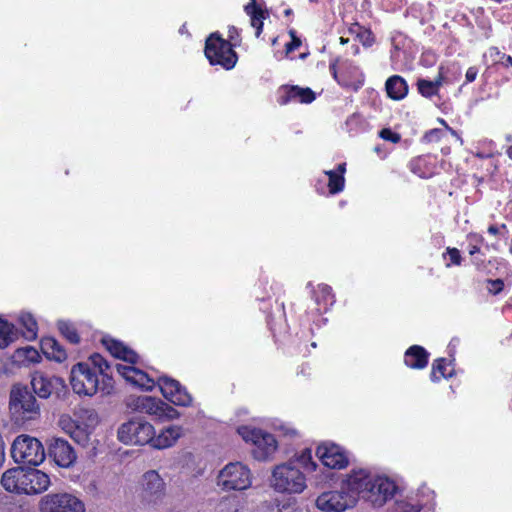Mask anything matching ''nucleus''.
<instances>
[{
  "instance_id": "09e8293b",
  "label": "nucleus",
  "mask_w": 512,
  "mask_h": 512,
  "mask_svg": "<svg viewBox=\"0 0 512 512\" xmlns=\"http://www.w3.org/2000/svg\"><path fill=\"white\" fill-rule=\"evenodd\" d=\"M446 130L450 132L451 135L454 136V138H456V140H458L461 145L463 144V139L453 128H451L449 125H446Z\"/></svg>"
},
{
  "instance_id": "9d476101",
  "label": "nucleus",
  "mask_w": 512,
  "mask_h": 512,
  "mask_svg": "<svg viewBox=\"0 0 512 512\" xmlns=\"http://www.w3.org/2000/svg\"><path fill=\"white\" fill-rule=\"evenodd\" d=\"M41 512H84L81 500L69 493H50L40 502Z\"/></svg>"
},
{
  "instance_id": "e433bc0d",
  "label": "nucleus",
  "mask_w": 512,
  "mask_h": 512,
  "mask_svg": "<svg viewBox=\"0 0 512 512\" xmlns=\"http://www.w3.org/2000/svg\"><path fill=\"white\" fill-rule=\"evenodd\" d=\"M90 432L87 426L77 425L73 432L69 435L75 442L85 446L89 441Z\"/></svg>"
},
{
  "instance_id": "1a4fd4ad",
  "label": "nucleus",
  "mask_w": 512,
  "mask_h": 512,
  "mask_svg": "<svg viewBox=\"0 0 512 512\" xmlns=\"http://www.w3.org/2000/svg\"><path fill=\"white\" fill-rule=\"evenodd\" d=\"M154 434V427L150 423L136 419L122 424L118 429V439L130 445L150 444Z\"/></svg>"
},
{
  "instance_id": "bb28decb",
  "label": "nucleus",
  "mask_w": 512,
  "mask_h": 512,
  "mask_svg": "<svg viewBox=\"0 0 512 512\" xmlns=\"http://www.w3.org/2000/svg\"><path fill=\"white\" fill-rule=\"evenodd\" d=\"M385 89L388 97L396 101L404 99L409 91L406 80L399 75L389 77L386 80Z\"/></svg>"
},
{
  "instance_id": "20e7f679",
  "label": "nucleus",
  "mask_w": 512,
  "mask_h": 512,
  "mask_svg": "<svg viewBox=\"0 0 512 512\" xmlns=\"http://www.w3.org/2000/svg\"><path fill=\"white\" fill-rule=\"evenodd\" d=\"M271 485L279 493L299 494L306 488V477L293 462L283 463L274 468Z\"/></svg>"
},
{
  "instance_id": "a211bd4d",
  "label": "nucleus",
  "mask_w": 512,
  "mask_h": 512,
  "mask_svg": "<svg viewBox=\"0 0 512 512\" xmlns=\"http://www.w3.org/2000/svg\"><path fill=\"white\" fill-rule=\"evenodd\" d=\"M315 100V93L310 88L299 86H283L278 92L277 102L280 105H286L293 101L309 104Z\"/></svg>"
},
{
  "instance_id": "6e6d98bb",
  "label": "nucleus",
  "mask_w": 512,
  "mask_h": 512,
  "mask_svg": "<svg viewBox=\"0 0 512 512\" xmlns=\"http://www.w3.org/2000/svg\"><path fill=\"white\" fill-rule=\"evenodd\" d=\"M88 419H89V420H91V421H96V419H97V415H96V413H94L93 411H91V412H90V414H89Z\"/></svg>"
},
{
  "instance_id": "f257e3e1",
  "label": "nucleus",
  "mask_w": 512,
  "mask_h": 512,
  "mask_svg": "<svg viewBox=\"0 0 512 512\" xmlns=\"http://www.w3.org/2000/svg\"><path fill=\"white\" fill-rule=\"evenodd\" d=\"M70 383L78 395L93 396L100 392L109 395L114 388L111 366L98 353L89 357V362H79L71 369Z\"/></svg>"
},
{
  "instance_id": "c756f323",
  "label": "nucleus",
  "mask_w": 512,
  "mask_h": 512,
  "mask_svg": "<svg viewBox=\"0 0 512 512\" xmlns=\"http://www.w3.org/2000/svg\"><path fill=\"white\" fill-rule=\"evenodd\" d=\"M454 369L450 367V363H447L445 358H439L434 361L430 378L433 382H437L442 378L452 377Z\"/></svg>"
},
{
  "instance_id": "6e6552de",
  "label": "nucleus",
  "mask_w": 512,
  "mask_h": 512,
  "mask_svg": "<svg viewBox=\"0 0 512 512\" xmlns=\"http://www.w3.org/2000/svg\"><path fill=\"white\" fill-rule=\"evenodd\" d=\"M250 485V470L240 462L227 464L218 475V486L226 491L245 490Z\"/></svg>"
},
{
  "instance_id": "a19ab883",
  "label": "nucleus",
  "mask_w": 512,
  "mask_h": 512,
  "mask_svg": "<svg viewBox=\"0 0 512 512\" xmlns=\"http://www.w3.org/2000/svg\"><path fill=\"white\" fill-rule=\"evenodd\" d=\"M162 413L160 414V418L161 420L163 419H169V420H172V419H175V418H178L179 417V412L173 408L171 405L163 402V407H162Z\"/></svg>"
},
{
  "instance_id": "a18cd8bd",
  "label": "nucleus",
  "mask_w": 512,
  "mask_h": 512,
  "mask_svg": "<svg viewBox=\"0 0 512 512\" xmlns=\"http://www.w3.org/2000/svg\"><path fill=\"white\" fill-rule=\"evenodd\" d=\"M478 75V68L475 66H471L467 69L465 74L466 83L473 82Z\"/></svg>"
},
{
  "instance_id": "cd10ccee",
  "label": "nucleus",
  "mask_w": 512,
  "mask_h": 512,
  "mask_svg": "<svg viewBox=\"0 0 512 512\" xmlns=\"http://www.w3.org/2000/svg\"><path fill=\"white\" fill-rule=\"evenodd\" d=\"M41 349L47 358L57 362H63L67 358L65 349L52 337L41 340Z\"/></svg>"
},
{
  "instance_id": "6ab92c4d",
  "label": "nucleus",
  "mask_w": 512,
  "mask_h": 512,
  "mask_svg": "<svg viewBox=\"0 0 512 512\" xmlns=\"http://www.w3.org/2000/svg\"><path fill=\"white\" fill-rule=\"evenodd\" d=\"M25 488L27 495L40 494L46 491L50 486L49 476L41 470L35 468H24Z\"/></svg>"
},
{
  "instance_id": "a878e982",
  "label": "nucleus",
  "mask_w": 512,
  "mask_h": 512,
  "mask_svg": "<svg viewBox=\"0 0 512 512\" xmlns=\"http://www.w3.org/2000/svg\"><path fill=\"white\" fill-rule=\"evenodd\" d=\"M429 353L418 345H413L405 352L404 362L412 369H423L428 364Z\"/></svg>"
},
{
  "instance_id": "aec40b11",
  "label": "nucleus",
  "mask_w": 512,
  "mask_h": 512,
  "mask_svg": "<svg viewBox=\"0 0 512 512\" xmlns=\"http://www.w3.org/2000/svg\"><path fill=\"white\" fill-rule=\"evenodd\" d=\"M25 481L24 467L9 469L3 473L1 478L3 488L16 494H25Z\"/></svg>"
},
{
  "instance_id": "37998d69",
  "label": "nucleus",
  "mask_w": 512,
  "mask_h": 512,
  "mask_svg": "<svg viewBox=\"0 0 512 512\" xmlns=\"http://www.w3.org/2000/svg\"><path fill=\"white\" fill-rule=\"evenodd\" d=\"M379 136L386 141H390L392 143H398L401 139L400 135L396 132H393L389 128H384L379 132Z\"/></svg>"
},
{
  "instance_id": "423d86ee",
  "label": "nucleus",
  "mask_w": 512,
  "mask_h": 512,
  "mask_svg": "<svg viewBox=\"0 0 512 512\" xmlns=\"http://www.w3.org/2000/svg\"><path fill=\"white\" fill-rule=\"evenodd\" d=\"M237 432L246 443L254 446L252 452L257 460H266L277 448L275 437L261 429L243 425L238 427Z\"/></svg>"
},
{
  "instance_id": "de8ad7c7",
  "label": "nucleus",
  "mask_w": 512,
  "mask_h": 512,
  "mask_svg": "<svg viewBox=\"0 0 512 512\" xmlns=\"http://www.w3.org/2000/svg\"><path fill=\"white\" fill-rule=\"evenodd\" d=\"M300 44V40L294 37L293 40L286 45V48L288 51H293L297 49L300 46Z\"/></svg>"
},
{
  "instance_id": "4be33fe9",
  "label": "nucleus",
  "mask_w": 512,
  "mask_h": 512,
  "mask_svg": "<svg viewBox=\"0 0 512 512\" xmlns=\"http://www.w3.org/2000/svg\"><path fill=\"white\" fill-rule=\"evenodd\" d=\"M263 0H250L244 7L245 13L250 17V24L255 28L256 37H259L263 30V20L268 16V12L263 9Z\"/></svg>"
},
{
  "instance_id": "7c9ffc66",
  "label": "nucleus",
  "mask_w": 512,
  "mask_h": 512,
  "mask_svg": "<svg viewBox=\"0 0 512 512\" xmlns=\"http://www.w3.org/2000/svg\"><path fill=\"white\" fill-rule=\"evenodd\" d=\"M19 323L25 329L23 336L28 341H33L37 338L38 326L34 317L30 313H21L19 316Z\"/></svg>"
},
{
  "instance_id": "603ef678",
  "label": "nucleus",
  "mask_w": 512,
  "mask_h": 512,
  "mask_svg": "<svg viewBox=\"0 0 512 512\" xmlns=\"http://www.w3.org/2000/svg\"><path fill=\"white\" fill-rule=\"evenodd\" d=\"M488 233L495 236L499 233V228L495 225H490L488 227Z\"/></svg>"
},
{
  "instance_id": "79ce46f5",
  "label": "nucleus",
  "mask_w": 512,
  "mask_h": 512,
  "mask_svg": "<svg viewBox=\"0 0 512 512\" xmlns=\"http://www.w3.org/2000/svg\"><path fill=\"white\" fill-rule=\"evenodd\" d=\"M298 462H300L304 467L314 470L316 464L312 461L311 451L306 449L302 452V454L298 458Z\"/></svg>"
},
{
  "instance_id": "2eb2a0df",
  "label": "nucleus",
  "mask_w": 512,
  "mask_h": 512,
  "mask_svg": "<svg viewBox=\"0 0 512 512\" xmlns=\"http://www.w3.org/2000/svg\"><path fill=\"white\" fill-rule=\"evenodd\" d=\"M368 488L364 500L372 503L374 506H382L385 504L388 499L393 497L396 490L393 481L378 474L375 475Z\"/></svg>"
},
{
  "instance_id": "680f3d73",
  "label": "nucleus",
  "mask_w": 512,
  "mask_h": 512,
  "mask_svg": "<svg viewBox=\"0 0 512 512\" xmlns=\"http://www.w3.org/2000/svg\"><path fill=\"white\" fill-rule=\"evenodd\" d=\"M501 227H502L503 229H506V225H505V224H502V225H501Z\"/></svg>"
},
{
  "instance_id": "39448f33",
  "label": "nucleus",
  "mask_w": 512,
  "mask_h": 512,
  "mask_svg": "<svg viewBox=\"0 0 512 512\" xmlns=\"http://www.w3.org/2000/svg\"><path fill=\"white\" fill-rule=\"evenodd\" d=\"M11 456L16 463L38 466L45 459V451L38 439L20 435L12 443Z\"/></svg>"
},
{
  "instance_id": "412c9836",
  "label": "nucleus",
  "mask_w": 512,
  "mask_h": 512,
  "mask_svg": "<svg viewBox=\"0 0 512 512\" xmlns=\"http://www.w3.org/2000/svg\"><path fill=\"white\" fill-rule=\"evenodd\" d=\"M128 405L140 413H145L159 419L162 413L163 401L151 396H139L132 399Z\"/></svg>"
},
{
  "instance_id": "4c0bfd02",
  "label": "nucleus",
  "mask_w": 512,
  "mask_h": 512,
  "mask_svg": "<svg viewBox=\"0 0 512 512\" xmlns=\"http://www.w3.org/2000/svg\"><path fill=\"white\" fill-rule=\"evenodd\" d=\"M59 425L65 433L70 435L77 427L78 422L73 420L70 416L63 415L59 420Z\"/></svg>"
},
{
  "instance_id": "ddd939ff",
  "label": "nucleus",
  "mask_w": 512,
  "mask_h": 512,
  "mask_svg": "<svg viewBox=\"0 0 512 512\" xmlns=\"http://www.w3.org/2000/svg\"><path fill=\"white\" fill-rule=\"evenodd\" d=\"M315 503L318 509L325 512H343L355 506V498L341 485L340 490L320 494Z\"/></svg>"
},
{
  "instance_id": "f8f14e48",
  "label": "nucleus",
  "mask_w": 512,
  "mask_h": 512,
  "mask_svg": "<svg viewBox=\"0 0 512 512\" xmlns=\"http://www.w3.org/2000/svg\"><path fill=\"white\" fill-rule=\"evenodd\" d=\"M31 386L33 392L40 398L47 399L52 395L60 398L65 394L67 386L64 380L54 375L37 371L32 374Z\"/></svg>"
},
{
  "instance_id": "72a5a7b5",
  "label": "nucleus",
  "mask_w": 512,
  "mask_h": 512,
  "mask_svg": "<svg viewBox=\"0 0 512 512\" xmlns=\"http://www.w3.org/2000/svg\"><path fill=\"white\" fill-rule=\"evenodd\" d=\"M58 329L60 333L72 344H78L80 342V336L75 326L67 321H59Z\"/></svg>"
},
{
  "instance_id": "b1692460",
  "label": "nucleus",
  "mask_w": 512,
  "mask_h": 512,
  "mask_svg": "<svg viewBox=\"0 0 512 512\" xmlns=\"http://www.w3.org/2000/svg\"><path fill=\"white\" fill-rule=\"evenodd\" d=\"M442 70V67L439 68L438 75L434 80H428L424 78H419L417 80V90L422 97L431 99L432 97L439 95L440 88L443 86L445 81V76Z\"/></svg>"
},
{
  "instance_id": "4d7b16f0",
  "label": "nucleus",
  "mask_w": 512,
  "mask_h": 512,
  "mask_svg": "<svg viewBox=\"0 0 512 512\" xmlns=\"http://www.w3.org/2000/svg\"><path fill=\"white\" fill-rule=\"evenodd\" d=\"M508 157L512 160V145L506 151Z\"/></svg>"
},
{
  "instance_id": "7ed1b4c3",
  "label": "nucleus",
  "mask_w": 512,
  "mask_h": 512,
  "mask_svg": "<svg viewBox=\"0 0 512 512\" xmlns=\"http://www.w3.org/2000/svg\"><path fill=\"white\" fill-rule=\"evenodd\" d=\"M9 407L16 423H25L40 415V406L26 385L16 384L12 387Z\"/></svg>"
},
{
  "instance_id": "3c124183",
  "label": "nucleus",
  "mask_w": 512,
  "mask_h": 512,
  "mask_svg": "<svg viewBox=\"0 0 512 512\" xmlns=\"http://www.w3.org/2000/svg\"><path fill=\"white\" fill-rule=\"evenodd\" d=\"M480 252V247L478 245H470L469 246V254L474 256L475 254Z\"/></svg>"
},
{
  "instance_id": "5701e85b",
  "label": "nucleus",
  "mask_w": 512,
  "mask_h": 512,
  "mask_svg": "<svg viewBox=\"0 0 512 512\" xmlns=\"http://www.w3.org/2000/svg\"><path fill=\"white\" fill-rule=\"evenodd\" d=\"M102 343L115 358L122 359L131 364L137 362L138 355L136 352L125 346L122 342L105 337L102 339Z\"/></svg>"
},
{
  "instance_id": "ea45409f",
  "label": "nucleus",
  "mask_w": 512,
  "mask_h": 512,
  "mask_svg": "<svg viewBox=\"0 0 512 512\" xmlns=\"http://www.w3.org/2000/svg\"><path fill=\"white\" fill-rule=\"evenodd\" d=\"M445 136V131L442 129H431L425 133L423 139L428 142H438Z\"/></svg>"
},
{
  "instance_id": "9b49d317",
  "label": "nucleus",
  "mask_w": 512,
  "mask_h": 512,
  "mask_svg": "<svg viewBox=\"0 0 512 512\" xmlns=\"http://www.w3.org/2000/svg\"><path fill=\"white\" fill-rule=\"evenodd\" d=\"M140 497L143 503L156 506L162 503L166 495L164 480L155 470H150L142 476Z\"/></svg>"
},
{
  "instance_id": "2f4dec72",
  "label": "nucleus",
  "mask_w": 512,
  "mask_h": 512,
  "mask_svg": "<svg viewBox=\"0 0 512 512\" xmlns=\"http://www.w3.org/2000/svg\"><path fill=\"white\" fill-rule=\"evenodd\" d=\"M17 339V330L14 325L0 318V348H6Z\"/></svg>"
},
{
  "instance_id": "f3484780",
  "label": "nucleus",
  "mask_w": 512,
  "mask_h": 512,
  "mask_svg": "<svg viewBox=\"0 0 512 512\" xmlns=\"http://www.w3.org/2000/svg\"><path fill=\"white\" fill-rule=\"evenodd\" d=\"M49 455L62 468L71 467L76 459V453L70 443L62 438H54L49 446Z\"/></svg>"
},
{
  "instance_id": "58836bf2",
  "label": "nucleus",
  "mask_w": 512,
  "mask_h": 512,
  "mask_svg": "<svg viewBox=\"0 0 512 512\" xmlns=\"http://www.w3.org/2000/svg\"><path fill=\"white\" fill-rule=\"evenodd\" d=\"M446 254H448L450 263H447L446 266L450 267L451 265L459 266L462 262V256L460 254V251L457 248H450L448 247L446 249Z\"/></svg>"
},
{
  "instance_id": "13d9d810",
  "label": "nucleus",
  "mask_w": 512,
  "mask_h": 512,
  "mask_svg": "<svg viewBox=\"0 0 512 512\" xmlns=\"http://www.w3.org/2000/svg\"><path fill=\"white\" fill-rule=\"evenodd\" d=\"M292 13H293V11H292V9H290V8H289V9H286V10L284 11L285 16H290Z\"/></svg>"
},
{
  "instance_id": "052dcab7",
  "label": "nucleus",
  "mask_w": 512,
  "mask_h": 512,
  "mask_svg": "<svg viewBox=\"0 0 512 512\" xmlns=\"http://www.w3.org/2000/svg\"><path fill=\"white\" fill-rule=\"evenodd\" d=\"M440 122H441V124H443L445 127H446V125H448V124L446 123V121H445V120H443V119H441V120H440Z\"/></svg>"
},
{
  "instance_id": "393cba45",
  "label": "nucleus",
  "mask_w": 512,
  "mask_h": 512,
  "mask_svg": "<svg viewBox=\"0 0 512 512\" xmlns=\"http://www.w3.org/2000/svg\"><path fill=\"white\" fill-rule=\"evenodd\" d=\"M182 435L180 426H169L162 430L157 436L153 435L150 445L157 449H165L173 446Z\"/></svg>"
},
{
  "instance_id": "0eeeda50",
  "label": "nucleus",
  "mask_w": 512,
  "mask_h": 512,
  "mask_svg": "<svg viewBox=\"0 0 512 512\" xmlns=\"http://www.w3.org/2000/svg\"><path fill=\"white\" fill-rule=\"evenodd\" d=\"M205 55L211 65H221L226 70L232 69L237 62V55L230 41L212 33L206 40Z\"/></svg>"
},
{
  "instance_id": "f704fd0d",
  "label": "nucleus",
  "mask_w": 512,
  "mask_h": 512,
  "mask_svg": "<svg viewBox=\"0 0 512 512\" xmlns=\"http://www.w3.org/2000/svg\"><path fill=\"white\" fill-rule=\"evenodd\" d=\"M487 55L493 65L500 64L503 67H512V57L501 52L497 47H490Z\"/></svg>"
},
{
  "instance_id": "4468645a",
  "label": "nucleus",
  "mask_w": 512,
  "mask_h": 512,
  "mask_svg": "<svg viewBox=\"0 0 512 512\" xmlns=\"http://www.w3.org/2000/svg\"><path fill=\"white\" fill-rule=\"evenodd\" d=\"M375 475L366 469H353L342 482V485L351 496H354L356 503L359 497L365 498L366 491H368Z\"/></svg>"
},
{
  "instance_id": "c85d7f7f",
  "label": "nucleus",
  "mask_w": 512,
  "mask_h": 512,
  "mask_svg": "<svg viewBox=\"0 0 512 512\" xmlns=\"http://www.w3.org/2000/svg\"><path fill=\"white\" fill-rule=\"evenodd\" d=\"M315 302L318 306L319 313L327 312L329 307L334 303V295L332 288L326 284H319L317 290L314 291Z\"/></svg>"
},
{
  "instance_id": "49530a36",
  "label": "nucleus",
  "mask_w": 512,
  "mask_h": 512,
  "mask_svg": "<svg viewBox=\"0 0 512 512\" xmlns=\"http://www.w3.org/2000/svg\"><path fill=\"white\" fill-rule=\"evenodd\" d=\"M278 429L284 436L294 437L297 435V431L295 429L284 424L280 425Z\"/></svg>"
},
{
  "instance_id": "8fccbe9b",
  "label": "nucleus",
  "mask_w": 512,
  "mask_h": 512,
  "mask_svg": "<svg viewBox=\"0 0 512 512\" xmlns=\"http://www.w3.org/2000/svg\"><path fill=\"white\" fill-rule=\"evenodd\" d=\"M472 263L475 265L477 270H482L485 267L484 260L474 257Z\"/></svg>"
},
{
  "instance_id": "5fc2aeb1",
  "label": "nucleus",
  "mask_w": 512,
  "mask_h": 512,
  "mask_svg": "<svg viewBox=\"0 0 512 512\" xmlns=\"http://www.w3.org/2000/svg\"><path fill=\"white\" fill-rule=\"evenodd\" d=\"M237 33H238V32H237V29H236L235 27H231V28L229 29V38H230V40H233V39H234L235 34H237Z\"/></svg>"
},
{
  "instance_id": "dca6fc26",
  "label": "nucleus",
  "mask_w": 512,
  "mask_h": 512,
  "mask_svg": "<svg viewBox=\"0 0 512 512\" xmlns=\"http://www.w3.org/2000/svg\"><path fill=\"white\" fill-rule=\"evenodd\" d=\"M316 455L324 466L331 469H343L349 462L345 451L334 443H322L318 446Z\"/></svg>"
},
{
  "instance_id": "c9c22d12",
  "label": "nucleus",
  "mask_w": 512,
  "mask_h": 512,
  "mask_svg": "<svg viewBox=\"0 0 512 512\" xmlns=\"http://www.w3.org/2000/svg\"><path fill=\"white\" fill-rule=\"evenodd\" d=\"M16 354L18 358H22L23 360H26L29 363H36L40 359L39 352L31 346L18 349L16 351Z\"/></svg>"
},
{
  "instance_id": "c03bdc74",
  "label": "nucleus",
  "mask_w": 512,
  "mask_h": 512,
  "mask_svg": "<svg viewBox=\"0 0 512 512\" xmlns=\"http://www.w3.org/2000/svg\"><path fill=\"white\" fill-rule=\"evenodd\" d=\"M488 283L491 285L492 288L489 289L491 293L494 295L499 294L503 288H504V282L502 279H495V280H488Z\"/></svg>"
},
{
  "instance_id": "864d4df0",
  "label": "nucleus",
  "mask_w": 512,
  "mask_h": 512,
  "mask_svg": "<svg viewBox=\"0 0 512 512\" xmlns=\"http://www.w3.org/2000/svg\"><path fill=\"white\" fill-rule=\"evenodd\" d=\"M345 166H346L345 163L339 164L338 168H337V170L335 172L340 173V174H342L344 176V173H345V170H346Z\"/></svg>"
},
{
  "instance_id": "473e14b6",
  "label": "nucleus",
  "mask_w": 512,
  "mask_h": 512,
  "mask_svg": "<svg viewBox=\"0 0 512 512\" xmlns=\"http://www.w3.org/2000/svg\"><path fill=\"white\" fill-rule=\"evenodd\" d=\"M328 176V187L331 194H337L344 189L345 178L342 174L335 172L334 170L325 171Z\"/></svg>"
},
{
  "instance_id": "bf43d9fd",
  "label": "nucleus",
  "mask_w": 512,
  "mask_h": 512,
  "mask_svg": "<svg viewBox=\"0 0 512 512\" xmlns=\"http://www.w3.org/2000/svg\"><path fill=\"white\" fill-rule=\"evenodd\" d=\"M340 41L342 44L346 43L348 40L344 39L343 37L340 38Z\"/></svg>"
},
{
  "instance_id": "f03ea898",
  "label": "nucleus",
  "mask_w": 512,
  "mask_h": 512,
  "mask_svg": "<svg viewBox=\"0 0 512 512\" xmlns=\"http://www.w3.org/2000/svg\"><path fill=\"white\" fill-rule=\"evenodd\" d=\"M115 368L126 381L141 389L150 391L156 385L153 378L134 366L116 364ZM157 385L162 395L171 403L178 406H189L192 403L191 395L177 380L161 376L157 379Z\"/></svg>"
}]
</instances>
